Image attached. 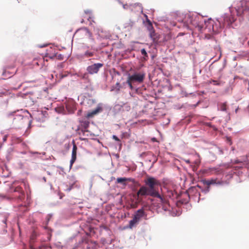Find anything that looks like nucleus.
<instances>
[{"instance_id": "nucleus-5", "label": "nucleus", "mask_w": 249, "mask_h": 249, "mask_svg": "<svg viewBox=\"0 0 249 249\" xmlns=\"http://www.w3.org/2000/svg\"><path fill=\"white\" fill-rule=\"evenodd\" d=\"M148 29L149 30V36L151 39L153 40L154 42L157 41L158 40V36L155 33V31L153 29V27L152 25L151 22H149V26H148Z\"/></svg>"}, {"instance_id": "nucleus-4", "label": "nucleus", "mask_w": 249, "mask_h": 249, "mask_svg": "<svg viewBox=\"0 0 249 249\" xmlns=\"http://www.w3.org/2000/svg\"><path fill=\"white\" fill-rule=\"evenodd\" d=\"M128 77L130 80L139 83H142L145 77V73L143 72L135 73L132 75H129Z\"/></svg>"}, {"instance_id": "nucleus-17", "label": "nucleus", "mask_w": 249, "mask_h": 249, "mask_svg": "<svg viewBox=\"0 0 249 249\" xmlns=\"http://www.w3.org/2000/svg\"><path fill=\"white\" fill-rule=\"evenodd\" d=\"M220 110L225 111L227 110V105L226 103H221L219 105Z\"/></svg>"}, {"instance_id": "nucleus-9", "label": "nucleus", "mask_w": 249, "mask_h": 249, "mask_svg": "<svg viewBox=\"0 0 249 249\" xmlns=\"http://www.w3.org/2000/svg\"><path fill=\"white\" fill-rule=\"evenodd\" d=\"M144 215V212L142 209L138 210L134 215V218L138 222L140 220L141 218Z\"/></svg>"}, {"instance_id": "nucleus-1", "label": "nucleus", "mask_w": 249, "mask_h": 249, "mask_svg": "<svg viewBox=\"0 0 249 249\" xmlns=\"http://www.w3.org/2000/svg\"><path fill=\"white\" fill-rule=\"evenodd\" d=\"M146 186H142L138 191V196H149L160 199L161 203L167 204L168 202L166 199L161 196L156 189V186L160 184L159 180L153 177H148L144 180Z\"/></svg>"}, {"instance_id": "nucleus-6", "label": "nucleus", "mask_w": 249, "mask_h": 249, "mask_svg": "<svg viewBox=\"0 0 249 249\" xmlns=\"http://www.w3.org/2000/svg\"><path fill=\"white\" fill-rule=\"evenodd\" d=\"M103 111V108L100 106H98L94 110L88 112L87 115L88 118H91Z\"/></svg>"}, {"instance_id": "nucleus-36", "label": "nucleus", "mask_w": 249, "mask_h": 249, "mask_svg": "<svg viewBox=\"0 0 249 249\" xmlns=\"http://www.w3.org/2000/svg\"><path fill=\"white\" fill-rule=\"evenodd\" d=\"M124 8H126L125 5H124Z\"/></svg>"}, {"instance_id": "nucleus-7", "label": "nucleus", "mask_w": 249, "mask_h": 249, "mask_svg": "<svg viewBox=\"0 0 249 249\" xmlns=\"http://www.w3.org/2000/svg\"><path fill=\"white\" fill-rule=\"evenodd\" d=\"M77 146L74 144L72 147L71 158L70 161V166L71 167L76 159Z\"/></svg>"}, {"instance_id": "nucleus-27", "label": "nucleus", "mask_w": 249, "mask_h": 249, "mask_svg": "<svg viewBox=\"0 0 249 249\" xmlns=\"http://www.w3.org/2000/svg\"><path fill=\"white\" fill-rule=\"evenodd\" d=\"M12 0V1L11 2V3L15 4L19 3L20 0Z\"/></svg>"}, {"instance_id": "nucleus-21", "label": "nucleus", "mask_w": 249, "mask_h": 249, "mask_svg": "<svg viewBox=\"0 0 249 249\" xmlns=\"http://www.w3.org/2000/svg\"><path fill=\"white\" fill-rule=\"evenodd\" d=\"M94 55L93 52H90L89 51H87L85 52V55L87 57H90Z\"/></svg>"}, {"instance_id": "nucleus-8", "label": "nucleus", "mask_w": 249, "mask_h": 249, "mask_svg": "<svg viewBox=\"0 0 249 249\" xmlns=\"http://www.w3.org/2000/svg\"><path fill=\"white\" fill-rule=\"evenodd\" d=\"M66 107L68 112L70 113H73L76 110L75 104L72 101L67 103Z\"/></svg>"}, {"instance_id": "nucleus-15", "label": "nucleus", "mask_w": 249, "mask_h": 249, "mask_svg": "<svg viewBox=\"0 0 249 249\" xmlns=\"http://www.w3.org/2000/svg\"><path fill=\"white\" fill-rule=\"evenodd\" d=\"M138 222V221L133 217V219L129 221V227L130 229L132 228Z\"/></svg>"}, {"instance_id": "nucleus-22", "label": "nucleus", "mask_w": 249, "mask_h": 249, "mask_svg": "<svg viewBox=\"0 0 249 249\" xmlns=\"http://www.w3.org/2000/svg\"><path fill=\"white\" fill-rule=\"evenodd\" d=\"M115 89L117 91H119L120 89H121V86L120 85L119 83H117L115 86Z\"/></svg>"}, {"instance_id": "nucleus-30", "label": "nucleus", "mask_w": 249, "mask_h": 249, "mask_svg": "<svg viewBox=\"0 0 249 249\" xmlns=\"http://www.w3.org/2000/svg\"><path fill=\"white\" fill-rule=\"evenodd\" d=\"M240 162H241L240 161L237 160H234V161L233 162V163H240Z\"/></svg>"}, {"instance_id": "nucleus-31", "label": "nucleus", "mask_w": 249, "mask_h": 249, "mask_svg": "<svg viewBox=\"0 0 249 249\" xmlns=\"http://www.w3.org/2000/svg\"><path fill=\"white\" fill-rule=\"evenodd\" d=\"M184 161L186 163L189 164L190 163V161L189 160H184Z\"/></svg>"}, {"instance_id": "nucleus-33", "label": "nucleus", "mask_w": 249, "mask_h": 249, "mask_svg": "<svg viewBox=\"0 0 249 249\" xmlns=\"http://www.w3.org/2000/svg\"><path fill=\"white\" fill-rule=\"evenodd\" d=\"M22 82H20L18 86V88H19L22 85Z\"/></svg>"}, {"instance_id": "nucleus-14", "label": "nucleus", "mask_w": 249, "mask_h": 249, "mask_svg": "<svg viewBox=\"0 0 249 249\" xmlns=\"http://www.w3.org/2000/svg\"><path fill=\"white\" fill-rule=\"evenodd\" d=\"M45 60H46V61H48L47 59H45V57H42L39 58V59L38 60V61L36 62L35 63L38 66H39L40 65H45Z\"/></svg>"}, {"instance_id": "nucleus-16", "label": "nucleus", "mask_w": 249, "mask_h": 249, "mask_svg": "<svg viewBox=\"0 0 249 249\" xmlns=\"http://www.w3.org/2000/svg\"><path fill=\"white\" fill-rule=\"evenodd\" d=\"M89 123L88 121L85 120L82 122L81 125L84 127V129H87L89 126Z\"/></svg>"}, {"instance_id": "nucleus-18", "label": "nucleus", "mask_w": 249, "mask_h": 249, "mask_svg": "<svg viewBox=\"0 0 249 249\" xmlns=\"http://www.w3.org/2000/svg\"><path fill=\"white\" fill-rule=\"evenodd\" d=\"M15 67V66L13 65L12 66H6L4 69H3V72H2V75H6V72H8V70L11 68H13Z\"/></svg>"}, {"instance_id": "nucleus-28", "label": "nucleus", "mask_w": 249, "mask_h": 249, "mask_svg": "<svg viewBox=\"0 0 249 249\" xmlns=\"http://www.w3.org/2000/svg\"><path fill=\"white\" fill-rule=\"evenodd\" d=\"M240 39V42L242 44H244L245 42L247 40V37H245L244 39H243L242 40L241 39V38H239Z\"/></svg>"}, {"instance_id": "nucleus-10", "label": "nucleus", "mask_w": 249, "mask_h": 249, "mask_svg": "<svg viewBox=\"0 0 249 249\" xmlns=\"http://www.w3.org/2000/svg\"><path fill=\"white\" fill-rule=\"evenodd\" d=\"M13 122L15 124H18V122L19 125H22L23 123V116L21 115H17L14 118Z\"/></svg>"}, {"instance_id": "nucleus-20", "label": "nucleus", "mask_w": 249, "mask_h": 249, "mask_svg": "<svg viewBox=\"0 0 249 249\" xmlns=\"http://www.w3.org/2000/svg\"><path fill=\"white\" fill-rule=\"evenodd\" d=\"M141 52L142 54L144 56V59H146V57H148V54L146 52V50L144 49H142Z\"/></svg>"}, {"instance_id": "nucleus-23", "label": "nucleus", "mask_w": 249, "mask_h": 249, "mask_svg": "<svg viewBox=\"0 0 249 249\" xmlns=\"http://www.w3.org/2000/svg\"><path fill=\"white\" fill-rule=\"evenodd\" d=\"M209 82L210 83H213V84L215 85H220V83L218 81H217V80H210L209 81Z\"/></svg>"}, {"instance_id": "nucleus-13", "label": "nucleus", "mask_w": 249, "mask_h": 249, "mask_svg": "<svg viewBox=\"0 0 249 249\" xmlns=\"http://www.w3.org/2000/svg\"><path fill=\"white\" fill-rule=\"evenodd\" d=\"M14 192H18L20 193L21 194V195L19 196V197L20 199L22 198L23 196L24 195V192L20 187H16L14 190Z\"/></svg>"}, {"instance_id": "nucleus-26", "label": "nucleus", "mask_w": 249, "mask_h": 249, "mask_svg": "<svg viewBox=\"0 0 249 249\" xmlns=\"http://www.w3.org/2000/svg\"><path fill=\"white\" fill-rule=\"evenodd\" d=\"M112 138L117 142H120V140L116 135H113Z\"/></svg>"}, {"instance_id": "nucleus-3", "label": "nucleus", "mask_w": 249, "mask_h": 249, "mask_svg": "<svg viewBox=\"0 0 249 249\" xmlns=\"http://www.w3.org/2000/svg\"><path fill=\"white\" fill-rule=\"evenodd\" d=\"M103 63H98L90 65L87 68V71L90 74L97 73L99 69L103 66Z\"/></svg>"}, {"instance_id": "nucleus-34", "label": "nucleus", "mask_w": 249, "mask_h": 249, "mask_svg": "<svg viewBox=\"0 0 249 249\" xmlns=\"http://www.w3.org/2000/svg\"><path fill=\"white\" fill-rule=\"evenodd\" d=\"M30 249H35L33 246H30Z\"/></svg>"}, {"instance_id": "nucleus-11", "label": "nucleus", "mask_w": 249, "mask_h": 249, "mask_svg": "<svg viewBox=\"0 0 249 249\" xmlns=\"http://www.w3.org/2000/svg\"><path fill=\"white\" fill-rule=\"evenodd\" d=\"M116 181L118 183H122L124 186L126 185V178H117Z\"/></svg>"}, {"instance_id": "nucleus-24", "label": "nucleus", "mask_w": 249, "mask_h": 249, "mask_svg": "<svg viewBox=\"0 0 249 249\" xmlns=\"http://www.w3.org/2000/svg\"><path fill=\"white\" fill-rule=\"evenodd\" d=\"M126 181L131 182L132 183H135V180L134 178H126Z\"/></svg>"}, {"instance_id": "nucleus-35", "label": "nucleus", "mask_w": 249, "mask_h": 249, "mask_svg": "<svg viewBox=\"0 0 249 249\" xmlns=\"http://www.w3.org/2000/svg\"><path fill=\"white\" fill-rule=\"evenodd\" d=\"M196 187H198V188H201V187H200V186L199 185H197L196 186Z\"/></svg>"}, {"instance_id": "nucleus-2", "label": "nucleus", "mask_w": 249, "mask_h": 249, "mask_svg": "<svg viewBox=\"0 0 249 249\" xmlns=\"http://www.w3.org/2000/svg\"><path fill=\"white\" fill-rule=\"evenodd\" d=\"M74 36L78 39H86L91 38V33L87 28H84L78 30Z\"/></svg>"}, {"instance_id": "nucleus-19", "label": "nucleus", "mask_w": 249, "mask_h": 249, "mask_svg": "<svg viewBox=\"0 0 249 249\" xmlns=\"http://www.w3.org/2000/svg\"><path fill=\"white\" fill-rule=\"evenodd\" d=\"M134 82L132 80H130V78L128 77L127 80L126 82V83L127 84L131 89H133V87L132 86V83Z\"/></svg>"}, {"instance_id": "nucleus-32", "label": "nucleus", "mask_w": 249, "mask_h": 249, "mask_svg": "<svg viewBox=\"0 0 249 249\" xmlns=\"http://www.w3.org/2000/svg\"><path fill=\"white\" fill-rule=\"evenodd\" d=\"M58 58L59 59H62V55L61 54H59L58 56Z\"/></svg>"}, {"instance_id": "nucleus-25", "label": "nucleus", "mask_w": 249, "mask_h": 249, "mask_svg": "<svg viewBox=\"0 0 249 249\" xmlns=\"http://www.w3.org/2000/svg\"><path fill=\"white\" fill-rule=\"evenodd\" d=\"M192 169L194 171H196L197 170L198 166L197 165H192Z\"/></svg>"}, {"instance_id": "nucleus-29", "label": "nucleus", "mask_w": 249, "mask_h": 249, "mask_svg": "<svg viewBox=\"0 0 249 249\" xmlns=\"http://www.w3.org/2000/svg\"><path fill=\"white\" fill-rule=\"evenodd\" d=\"M200 160H196L195 162H194V164H195V165H197V166H198L199 165V164H200Z\"/></svg>"}, {"instance_id": "nucleus-12", "label": "nucleus", "mask_w": 249, "mask_h": 249, "mask_svg": "<svg viewBox=\"0 0 249 249\" xmlns=\"http://www.w3.org/2000/svg\"><path fill=\"white\" fill-rule=\"evenodd\" d=\"M206 183L208 185H210L211 184H220V182L218 181L217 179H212L211 180H207L206 182Z\"/></svg>"}]
</instances>
